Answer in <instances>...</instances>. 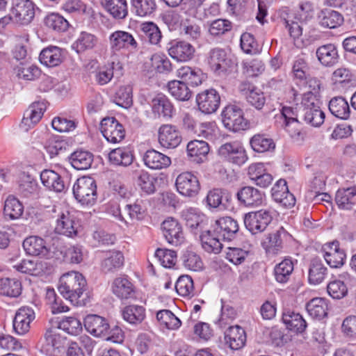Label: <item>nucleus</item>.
<instances>
[{"mask_svg":"<svg viewBox=\"0 0 356 356\" xmlns=\"http://www.w3.org/2000/svg\"><path fill=\"white\" fill-rule=\"evenodd\" d=\"M86 280L82 274L70 271L63 274L60 280L58 289L60 293L74 305H81L79 298L83 295Z\"/></svg>","mask_w":356,"mask_h":356,"instance_id":"obj_1","label":"nucleus"},{"mask_svg":"<svg viewBox=\"0 0 356 356\" xmlns=\"http://www.w3.org/2000/svg\"><path fill=\"white\" fill-rule=\"evenodd\" d=\"M52 218L55 219L54 231L56 234L70 238L78 235L80 224L76 217L68 210L54 206Z\"/></svg>","mask_w":356,"mask_h":356,"instance_id":"obj_2","label":"nucleus"},{"mask_svg":"<svg viewBox=\"0 0 356 356\" xmlns=\"http://www.w3.org/2000/svg\"><path fill=\"white\" fill-rule=\"evenodd\" d=\"M72 191L75 199L83 205H92L97 200V184L91 177L83 176L77 179Z\"/></svg>","mask_w":356,"mask_h":356,"instance_id":"obj_3","label":"nucleus"},{"mask_svg":"<svg viewBox=\"0 0 356 356\" xmlns=\"http://www.w3.org/2000/svg\"><path fill=\"white\" fill-rule=\"evenodd\" d=\"M316 102L315 95L309 92L304 94L301 104L305 121L312 126L319 127L324 122L325 114Z\"/></svg>","mask_w":356,"mask_h":356,"instance_id":"obj_4","label":"nucleus"},{"mask_svg":"<svg viewBox=\"0 0 356 356\" xmlns=\"http://www.w3.org/2000/svg\"><path fill=\"white\" fill-rule=\"evenodd\" d=\"M222 121L226 129L237 132L248 127L243 110L236 105L227 106L222 113Z\"/></svg>","mask_w":356,"mask_h":356,"instance_id":"obj_5","label":"nucleus"},{"mask_svg":"<svg viewBox=\"0 0 356 356\" xmlns=\"http://www.w3.org/2000/svg\"><path fill=\"white\" fill-rule=\"evenodd\" d=\"M218 154L223 159L238 165L244 164L248 159L245 147L238 140L222 144L218 149Z\"/></svg>","mask_w":356,"mask_h":356,"instance_id":"obj_6","label":"nucleus"},{"mask_svg":"<svg viewBox=\"0 0 356 356\" xmlns=\"http://www.w3.org/2000/svg\"><path fill=\"white\" fill-rule=\"evenodd\" d=\"M66 339L58 333L57 327H49L44 334L41 350L49 356H59L65 347Z\"/></svg>","mask_w":356,"mask_h":356,"instance_id":"obj_7","label":"nucleus"},{"mask_svg":"<svg viewBox=\"0 0 356 356\" xmlns=\"http://www.w3.org/2000/svg\"><path fill=\"white\" fill-rule=\"evenodd\" d=\"M292 239V236L282 227L268 234L262 241V247L269 254H277L284 248L285 244Z\"/></svg>","mask_w":356,"mask_h":356,"instance_id":"obj_8","label":"nucleus"},{"mask_svg":"<svg viewBox=\"0 0 356 356\" xmlns=\"http://www.w3.org/2000/svg\"><path fill=\"white\" fill-rule=\"evenodd\" d=\"M273 220L272 212L267 209H261L250 212L244 216L245 227L253 234L264 231Z\"/></svg>","mask_w":356,"mask_h":356,"instance_id":"obj_9","label":"nucleus"},{"mask_svg":"<svg viewBox=\"0 0 356 356\" xmlns=\"http://www.w3.org/2000/svg\"><path fill=\"white\" fill-rule=\"evenodd\" d=\"M35 8L31 0H16L11 10L13 20L20 25L29 24L35 17Z\"/></svg>","mask_w":356,"mask_h":356,"instance_id":"obj_10","label":"nucleus"},{"mask_svg":"<svg viewBox=\"0 0 356 356\" xmlns=\"http://www.w3.org/2000/svg\"><path fill=\"white\" fill-rule=\"evenodd\" d=\"M177 191L183 196L195 197L200 190V184L196 176L189 172L179 174L175 181Z\"/></svg>","mask_w":356,"mask_h":356,"instance_id":"obj_11","label":"nucleus"},{"mask_svg":"<svg viewBox=\"0 0 356 356\" xmlns=\"http://www.w3.org/2000/svg\"><path fill=\"white\" fill-rule=\"evenodd\" d=\"M196 102L202 113L211 114L219 108L220 97L216 90L210 88L198 93L196 96Z\"/></svg>","mask_w":356,"mask_h":356,"instance_id":"obj_12","label":"nucleus"},{"mask_svg":"<svg viewBox=\"0 0 356 356\" xmlns=\"http://www.w3.org/2000/svg\"><path fill=\"white\" fill-rule=\"evenodd\" d=\"M100 130L104 138L112 143L120 142L125 136L122 124L115 118H104L100 124Z\"/></svg>","mask_w":356,"mask_h":356,"instance_id":"obj_13","label":"nucleus"},{"mask_svg":"<svg viewBox=\"0 0 356 356\" xmlns=\"http://www.w3.org/2000/svg\"><path fill=\"white\" fill-rule=\"evenodd\" d=\"M84 326L89 333L95 337H103L106 339L113 337V335H109V325L107 321L100 316L88 315L84 319Z\"/></svg>","mask_w":356,"mask_h":356,"instance_id":"obj_14","label":"nucleus"},{"mask_svg":"<svg viewBox=\"0 0 356 356\" xmlns=\"http://www.w3.org/2000/svg\"><path fill=\"white\" fill-rule=\"evenodd\" d=\"M163 234L168 243L177 246L184 240L180 223L173 218H168L161 224Z\"/></svg>","mask_w":356,"mask_h":356,"instance_id":"obj_15","label":"nucleus"},{"mask_svg":"<svg viewBox=\"0 0 356 356\" xmlns=\"http://www.w3.org/2000/svg\"><path fill=\"white\" fill-rule=\"evenodd\" d=\"M238 225L237 222L231 217H222L215 221L213 225V232L223 241L232 240L237 232Z\"/></svg>","mask_w":356,"mask_h":356,"instance_id":"obj_16","label":"nucleus"},{"mask_svg":"<svg viewBox=\"0 0 356 356\" xmlns=\"http://www.w3.org/2000/svg\"><path fill=\"white\" fill-rule=\"evenodd\" d=\"M273 199L286 209L292 208L296 204V198L288 189L286 181L279 179L271 188Z\"/></svg>","mask_w":356,"mask_h":356,"instance_id":"obj_17","label":"nucleus"},{"mask_svg":"<svg viewBox=\"0 0 356 356\" xmlns=\"http://www.w3.org/2000/svg\"><path fill=\"white\" fill-rule=\"evenodd\" d=\"M182 137L177 127L172 124H163L159 129V142L168 149H173L179 145Z\"/></svg>","mask_w":356,"mask_h":356,"instance_id":"obj_18","label":"nucleus"},{"mask_svg":"<svg viewBox=\"0 0 356 356\" xmlns=\"http://www.w3.org/2000/svg\"><path fill=\"white\" fill-rule=\"evenodd\" d=\"M111 48L113 51L122 49L136 51L138 49V42L134 36L124 31H116L109 36Z\"/></svg>","mask_w":356,"mask_h":356,"instance_id":"obj_19","label":"nucleus"},{"mask_svg":"<svg viewBox=\"0 0 356 356\" xmlns=\"http://www.w3.org/2000/svg\"><path fill=\"white\" fill-rule=\"evenodd\" d=\"M46 110L44 102H34L25 111L20 127L27 131L33 127L42 118Z\"/></svg>","mask_w":356,"mask_h":356,"instance_id":"obj_20","label":"nucleus"},{"mask_svg":"<svg viewBox=\"0 0 356 356\" xmlns=\"http://www.w3.org/2000/svg\"><path fill=\"white\" fill-rule=\"evenodd\" d=\"M35 318L33 309L29 307L19 308L13 320V329L19 335L27 333L30 330V324Z\"/></svg>","mask_w":356,"mask_h":356,"instance_id":"obj_21","label":"nucleus"},{"mask_svg":"<svg viewBox=\"0 0 356 356\" xmlns=\"http://www.w3.org/2000/svg\"><path fill=\"white\" fill-rule=\"evenodd\" d=\"M169 55L175 60L186 62L193 58L195 48L186 41L173 40L169 43L168 48Z\"/></svg>","mask_w":356,"mask_h":356,"instance_id":"obj_22","label":"nucleus"},{"mask_svg":"<svg viewBox=\"0 0 356 356\" xmlns=\"http://www.w3.org/2000/svg\"><path fill=\"white\" fill-rule=\"evenodd\" d=\"M323 250V257L331 268H339L343 265L346 254L339 248V243L337 241L325 244Z\"/></svg>","mask_w":356,"mask_h":356,"instance_id":"obj_23","label":"nucleus"},{"mask_svg":"<svg viewBox=\"0 0 356 356\" xmlns=\"http://www.w3.org/2000/svg\"><path fill=\"white\" fill-rule=\"evenodd\" d=\"M236 196L241 204L254 207L262 204L264 193L253 186H244L238 191Z\"/></svg>","mask_w":356,"mask_h":356,"instance_id":"obj_24","label":"nucleus"},{"mask_svg":"<svg viewBox=\"0 0 356 356\" xmlns=\"http://www.w3.org/2000/svg\"><path fill=\"white\" fill-rule=\"evenodd\" d=\"M208 62L211 69L218 75L225 74L232 65V60L227 58L225 50L218 48L210 51Z\"/></svg>","mask_w":356,"mask_h":356,"instance_id":"obj_25","label":"nucleus"},{"mask_svg":"<svg viewBox=\"0 0 356 356\" xmlns=\"http://www.w3.org/2000/svg\"><path fill=\"white\" fill-rule=\"evenodd\" d=\"M143 160L145 165L152 170L165 169L171 164V159L168 156L153 149L146 151Z\"/></svg>","mask_w":356,"mask_h":356,"instance_id":"obj_26","label":"nucleus"},{"mask_svg":"<svg viewBox=\"0 0 356 356\" xmlns=\"http://www.w3.org/2000/svg\"><path fill=\"white\" fill-rule=\"evenodd\" d=\"M225 344L232 350L242 348L246 341L245 330L238 325L230 326L224 333Z\"/></svg>","mask_w":356,"mask_h":356,"instance_id":"obj_27","label":"nucleus"},{"mask_svg":"<svg viewBox=\"0 0 356 356\" xmlns=\"http://www.w3.org/2000/svg\"><path fill=\"white\" fill-rule=\"evenodd\" d=\"M334 200L340 209H353L356 206V186L339 188L335 194Z\"/></svg>","mask_w":356,"mask_h":356,"instance_id":"obj_28","label":"nucleus"},{"mask_svg":"<svg viewBox=\"0 0 356 356\" xmlns=\"http://www.w3.org/2000/svg\"><path fill=\"white\" fill-rule=\"evenodd\" d=\"M152 110L158 117L170 118L175 110L171 101L164 95L159 94L152 100Z\"/></svg>","mask_w":356,"mask_h":356,"instance_id":"obj_29","label":"nucleus"},{"mask_svg":"<svg viewBox=\"0 0 356 356\" xmlns=\"http://www.w3.org/2000/svg\"><path fill=\"white\" fill-rule=\"evenodd\" d=\"M183 217L186 226L195 234H197L199 230L202 232L207 225L208 218L207 216L195 209L190 208L184 211Z\"/></svg>","mask_w":356,"mask_h":356,"instance_id":"obj_30","label":"nucleus"},{"mask_svg":"<svg viewBox=\"0 0 356 356\" xmlns=\"http://www.w3.org/2000/svg\"><path fill=\"white\" fill-rule=\"evenodd\" d=\"M22 245L25 252L33 256L44 257L47 256L49 252L44 240L36 236H31L25 238Z\"/></svg>","mask_w":356,"mask_h":356,"instance_id":"obj_31","label":"nucleus"},{"mask_svg":"<svg viewBox=\"0 0 356 356\" xmlns=\"http://www.w3.org/2000/svg\"><path fill=\"white\" fill-rule=\"evenodd\" d=\"M111 288L113 293L121 300L132 298L135 294L134 286L126 276L116 277Z\"/></svg>","mask_w":356,"mask_h":356,"instance_id":"obj_32","label":"nucleus"},{"mask_svg":"<svg viewBox=\"0 0 356 356\" xmlns=\"http://www.w3.org/2000/svg\"><path fill=\"white\" fill-rule=\"evenodd\" d=\"M42 184L50 191L56 193L64 191L65 184L61 176L52 170H44L40 173Z\"/></svg>","mask_w":356,"mask_h":356,"instance_id":"obj_33","label":"nucleus"},{"mask_svg":"<svg viewBox=\"0 0 356 356\" xmlns=\"http://www.w3.org/2000/svg\"><path fill=\"white\" fill-rule=\"evenodd\" d=\"M187 152L194 162L200 163L207 159L209 147L208 143L202 140H193L188 143Z\"/></svg>","mask_w":356,"mask_h":356,"instance_id":"obj_34","label":"nucleus"},{"mask_svg":"<svg viewBox=\"0 0 356 356\" xmlns=\"http://www.w3.org/2000/svg\"><path fill=\"white\" fill-rule=\"evenodd\" d=\"M124 262L123 254L119 250H109L105 252L101 267L105 272H113L120 269Z\"/></svg>","mask_w":356,"mask_h":356,"instance_id":"obj_35","label":"nucleus"},{"mask_svg":"<svg viewBox=\"0 0 356 356\" xmlns=\"http://www.w3.org/2000/svg\"><path fill=\"white\" fill-rule=\"evenodd\" d=\"M282 321L287 329L296 333L303 332L307 327V323L302 315L291 310L283 312Z\"/></svg>","mask_w":356,"mask_h":356,"instance_id":"obj_36","label":"nucleus"},{"mask_svg":"<svg viewBox=\"0 0 356 356\" xmlns=\"http://www.w3.org/2000/svg\"><path fill=\"white\" fill-rule=\"evenodd\" d=\"M318 18L321 26L329 29H335L343 22V17L339 12L328 8L323 9Z\"/></svg>","mask_w":356,"mask_h":356,"instance_id":"obj_37","label":"nucleus"},{"mask_svg":"<svg viewBox=\"0 0 356 356\" xmlns=\"http://www.w3.org/2000/svg\"><path fill=\"white\" fill-rule=\"evenodd\" d=\"M24 212V206L18 198L9 195L4 201L3 216L8 220L19 218Z\"/></svg>","mask_w":356,"mask_h":356,"instance_id":"obj_38","label":"nucleus"},{"mask_svg":"<svg viewBox=\"0 0 356 356\" xmlns=\"http://www.w3.org/2000/svg\"><path fill=\"white\" fill-rule=\"evenodd\" d=\"M177 75L182 81L192 86L201 84L204 79V74L200 69L189 66H183L178 69Z\"/></svg>","mask_w":356,"mask_h":356,"instance_id":"obj_39","label":"nucleus"},{"mask_svg":"<svg viewBox=\"0 0 356 356\" xmlns=\"http://www.w3.org/2000/svg\"><path fill=\"white\" fill-rule=\"evenodd\" d=\"M200 237L202 247L207 252L218 254L222 250V238L218 237L213 232L212 234L211 230L202 231Z\"/></svg>","mask_w":356,"mask_h":356,"instance_id":"obj_40","label":"nucleus"},{"mask_svg":"<svg viewBox=\"0 0 356 356\" xmlns=\"http://www.w3.org/2000/svg\"><path fill=\"white\" fill-rule=\"evenodd\" d=\"M316 56L320 63L325 66H332L338 62V51L333 44L319 47L316 50Z\"/></svg>","mask_w":356,"mask_h":356,"instance_id":"obj_41","label":"nucleus"},{"mask_svg":"<svg viewBox=\"0 0 356 356\" xmlns=\"http://www.w3.org/2000/svg\"><path fill=\"white\" fill-rule=\"evenodd\" d=\"M330 113L335 117L347 120L350 117V109L348 102L342 97L332 98L328 105Z\"/></svg>","mask_w":356,"mask_h":356,"instance_id":"obj_42","label":"nucleus"},{"mask_svg":"<svg viewBox=\"0 0 356 356\" xmlns=\"http://www.w3.org/2000/svg\"><path fill=\"white\" fill-rule=\"evenodd\" d=\"M22 291L21 282L17 278L4 277L0 279V295L17 298Z\"/></svg>","mask_w":356,"mask_h":356,"instance_id":"obj_43","label":"nucleus"},{"mask_svg":"<svg viewBox=\"0 0 356 356\" xmlns=\"http://www.w3.org/2000/svg\"><path fill=\"white\" fill-rule=\"evenodd\" d=\"M123 319L130 324L141 323L145 318V309L143 306L130 305L122 310Z\"/></svg>","mask_w":356,"mask_h":356,"instance_id":"obj_44","label":"nucleus"},{"mask_svg":"<svg viewBox=\"0 0 356 356\" xmlns=\"http://www.w3.org/2000/svg\"><path fill=\"white\" fill-rule=\"evenodd\" d=\"M292 74L295 79L305 83L311 78V67L308 61L302 57H296L292 65Z\"/></svg>","mask_w":356,"mask_h":356,"instance_id":"obj_45","label":"nucleus"},{"mask_svg":"<svg viewBox=\"0 0 356 356\" xmlns=\"http://www.w3.org/2000/svg\"><path fill=\"white\" fill-rule=\"evenodd\" d=\"M41 63L48 67H55L62 62L61 49L56 46L44 48L40 54Z\"/></svg>","mask_w":356,"mask_h":356,"instance_id":"obj_46","label":"nucleus"},{"mask_svg":"<svg viewBox=\"0 0 356 356\" xmlns=\"http://www.w3.org/2000/svg\"><path fill=\"white\" fill-rule=\"evenodd\" d=\"M306 309L312 318L322 319L327 316V302L323 298H314L307 303Z\"/></svg>","mask_w":356,"mask_h":356,"instance_id":"obj_47","label":"nucleus"},{"mask_svg":"<svg viewBox=\"0 0 356 356\" xmlns=\"http://www.w3.org/2000/svg\"><path fill=\"white\" fill-rule=\"evenodd\" d=\"M327 275V268L321 261L318 259L312 260L309 268L308 280L311 284L321 283Z\"/></svg>","mask_w":356,"mask_h":356,"instance_id":"obj_48","label":"nucleus"},{"mask_svg":"<svg viewBox=\"0 0 356 356\" xmlns=\"http://www.w3.org/2000/svg\"><path fill=\"white\" fill-rule=\"evenodd\" d=\"M105 9L115 19H122L128 15L127 0H104Z\"/></svg>","mask_w":356,"mask_h":356,"instance_id":"obj_49","label":"nucleus"},{"mask_svg":"<svg viewBox=\"0 0 356 356\" xmlns=\"http://www.w3.org/2000/svg\"><path fill=\"white\" fill-rule=\"evenodd\" d=\"M93 161V155L88 151L76 150L70 156L72 165L76 170H83L88 169Z\"/></svg>","mask_w":356,"mask_h":356,"instance_id":"obj_50","label":"nucleus"},{"mask_svg":"<svg viewBox=\"0 0 356 356\" xmlns=\"http://www.w3.org/2000/svg\"><path fill=\"white\" fill-rule=\"evenodd\" d=\"M294 264L291 258H285L274 268L275 278L280 283H286L293 271Z\"/></svg>","mask_w":356,"mask_h":356,"instance_id":"obj_51","label":"nucleus"},{"mask_svg":"<svg viewBox=\"0 0 356 356\" xmlns=\"http://www.w3.org/2000/svg\"><path fill=\"white\" fill-rule=\"evenodd\" d=\"M250 145L254 152L259 153L269 152L275 147V144L272 138L261 134L254 135L250 140Z\"/></svg>","mask_w":356,"mask_h":356,"instance_id":"obj_52","label":"nucleus"},{"mask_svg":"<svg viewBox=\"0 0 356 356\" xmlns=\"http://www.w3.org/2000/svg\"><path fill=\"white\" fill-rule=\"evenodd\" d=\"M168 91L176 99L179 101H187L192 95L187 83L182 81L173 80L168 83Z\"/></svg>","mask_w":356,"mask_h":356,"instance_id":"obj_53","label":"nucleus"},{"mask_svg":"<svg viewBox=\"0 0 356 356\" xmlns=\"http://www.w3.org/2000/svg\"><path fill=\"white\" fill-rule=\"evenodd\" d=\"M98 42L97 38L90 33L83 31L76 40L72 44V48L78 54L93 49Z\"/></svg>","mask_w":356,"mask_h":356,"instance_id":"obj_54","label":"nucleus"},{"mask_svg":"<svg viewBox=\"0 0 356 356\" xmlns=\"http://www.w3.org/2000/svg\"><path fill=\"white\" fill-rule=\"evenodd\" d=\"M108 159L113 165L128 166L132 163L134 156L127 148L119 147L111 151Z\"/></svg>","mask_w":356,"mask_h":356,"instance_id":"obj_55","label":"nucleus"},{"mask_svg":"<svg viewBox=\"0 0 356 356\" xmlns=\"http://www.w3.org/2000/svg\"><path fill=\"white\" fill-rule=\"evenodd\" d=\"M140 36L152 44H157L161 39V33L153 22L143 23L140 29Z\"/></svg>","mask_w":356,"mask_h":356,"instance_id":"obj_56","label":"nucleus"},{"mask_svg":"<svg viewBox=\"0 0 356 356\" xmlns=\"http://www.w3.org/2000/svg\"><path fill=\"white\" fill-rule=\"evenodd\" d=\"M156 319L161 325L168 330H177L181 325L179 318L168 309L159 311L156 313Z\"/></svg>","mask_w":356,"mask_h":356,"instance_id":"obj_57","label":"nucleus"},{"mask_svg":"<svg viewBox=\"0 0 356 356\" xmlns=\"http://www.w3.org/2000/svg\"><path fill=\"white\" fill-rule=\"evenodd\" d=\"M45 26L55 31L64 32L69 27V22L63 16L58 13H50L44 19Z\"/></svg>","mask_w":356,"mask_h":356,"instance_id":"obj_58","label":"nucleus"},{"mask_svg":"<svg viewBox=\"0 0 356 356\" xmlns=\"http://www.w3.org/2000/svg\"><path fill=\"white\" fill-rule=\"evenodd\" d=\"M156 179L149 172L140 170L137 173L136 184L141 191L146 194H152L156 191L155 182Z\"/></svg>","mask_w":356,"mask_h":356,"instance_id":"obj_59","label":"nucleus"},{"mask_svg":"<svg viewBox=\"0 0 356 356\" xmlns=\"http://www.w3.org/2000/svg\"><path fill=\"white\" fill-rule=\"evenodd\" d=\"M132 87L129 85L120 86L114 96V102L124 108H129L133 104Z\"/></svg>","mask_w":356,"mask_h":356,"instance_id":"obj_60","label":"nucleus"},{"mask_svg":"<svg viewBox=\"0 0 356 356\" xmlns=\"http://www.w3.org/2000/svg\"><path fill=\"white\" fill-rule=\"evenodd\" d=\"M240 45L242 50L248 54H258L261 51V47L250 33H243L241 36Z\"/></svg>","mask_w":356,"mask_h":356,"instance_id":"obj_61","label":"nucleus"},{"mask_svg":"<svg viewBox=\"0 0 356 356\" xmlns=\"http://www.w3.org/2000/svg\"><path fill=\"white\" fill-rule=\"evenodd\" d=\"M46 300L50 306L53 314H59L69 311V307L65 305L62 299L57 296L54 289L48 288L46 292Z\"/></svg>","mask_w":356,"mask_h":356,"instance_id":"obj_62","label":"nucleus"},{"mask_svg":"<svg viewBox=\"0 0 356 356\" xmlns=\"http://www.w3.org/2000/svg\"><path fill=\"white\" fill-rule=\"evenodd\" d=\"M131 6L138 16L149 15L156 8L155 0H131Z\"/></svg>","mask_w":356,"mask_h":356,"instance_id":"obj_63","label":"nucleus"},{"mask_svg":"<svg viewBox=\"0 0 356 356\" xmlns=\"http://www.w3.org/2000/svg\"><path fill=\"white\" fill-rule=\"evenodd\" d=\"M184 127L188 130L197 134L198 136H202L208 138L211 134L210 131L206 129L208 127L206 124L197 123L194 119L188 114L185 115L183 119Z\"/></svg>","mask_w":356,"mask_h":356,"instance_id":"obj_64","label":"nucleus"}]
</instances>
